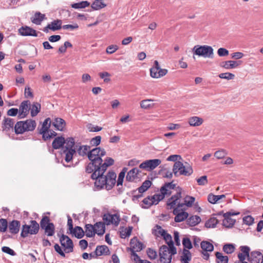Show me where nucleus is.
Masks as SVG:
<instances>
[{
  "label": "nucleus",
  "instance_id": "obj_1",
  "mask_svg": "<svg viewBox=\"0 0 263 263\" xmlns=\"http://www.w3.org/2000/svg\"><path fill=\"white\" fill-rule=\"evenodd\" d=\"M40 228L44 230V236H52L55 233V226L50 222V218L47 216H43L39 224L34 220L30 221V224H23L22 227L21 237H27L29 234L35 235L39 233Z\"/></svg>",
  "mask_w": 263,
  "mask_h": 263
},
{
  "label": "nucleus",
  "instance_id": "obj_2",
  "mask_svg": "<svg viewBox=\"0 0 263 263\" xmlns=\"http://www.w3.org/2000/svg\"><path fill=\"white\" fill-rule=\"evenodd\" d=\"M106 155V151L100 147H96L95 149L90 152L89 158L90 162L85 167L87 173L90 174L92 172V167L100 170L105 172L108 167L114 164V160L110 157H106L103 162L102 157Z\"/></svg>",
  "mask_w": 263,
  "mask_h": 263
},
{
  "label": "nucleus",
  "instance_id": "obj_3",
  "mask_svg": "<svg viewBox=\"0 0 263 263\" xmlns=\"http://www.w3.org/2000/svg\"><path fill=\"white\" fill-rule=\"evenodd\" d=\"M36 126V123L34 120L28 119L26 121L17 122L14 127V131L16 135L22 134L25 132L33 131Z\"/></svg>",
  "mask_w": 263,
  "mask_h": 263
},
{
  "label": "nucleus",
  "instance_id": "obj_4",
  "mask_svg": "<svg viewBox=\"0 0 263 263\" xmlns=\"http://www.w3.org/2000/svg\"><path fill=\"white\" fill-rule=\"evenodd\" d=\"M177 254V249L175 253H172L170 248L166 245H162L159 249V259L158 263H171L172 256Z\"/></svg>",
  "mask_w": 263,
  "mask_h": 263
},
{
  "label": "nucleus",
  "instance_id": "obj_5",
  "mask_svg": "<svg viewBox=\"0 0 263 263\" xmlns=\"http://www.w3.org/2000/svg\"><path fill=\"white\" fill-rule=\"evenodd\" d=\"M92 172L91 173L90 178L92 180H95V186L98 189L101 190L105 186V184L107 182L106 177H105L104 173L105 172L100 171L97 168L92 167Z\"/></svg>",
  "mask_w": 263,
  "mask_h": 263
},
{
  "label": "nucleus",
  "instance_id": "obj_6",
  "mask_svg": "<svg viewBox=\"0 0 263 263\" xmlns=\"http://www.w3.org/2000/svg\"><path fill=\"white\" fill-rule=\"evenodd\" d=\"M61 246L64 248L65 253L72 252L73 251V243L72 240L67 235L62 234L60 237Z\"/></svg>",
  "mask_w": 263,
  "mask_h": 263
},
{
  "label": "nucleus",
  "instance_id": "obj_7",
  "mask_svg": "<svg viewBox=\"0 0 263 263\" xmlns=\"http://www.w3.org/2000/svg\"><path fill=\"white\" fill-rule=\"evenodd\" d=\"M103 220L105 221L106 225L110 224L118 226L120 221V216L118 213L110 214V213L104 214L102 217Z\"/></svg>",
  "mask_w": 263,
  "mask_h": 263
},
{
  "label": "nucleus",
  "instance_id": "obj_8",
  "mask_svg": "<svg viewBox=\"0 0 263 263\" xmlns=\"http://www.w3.org/2000/svg\"><path fill=\"white\" fill-rule=\"evenodd\" d=\"M200 247L201 248V253L203 255V258L208 260L210 257L209 252H211L213 251V245L209 241H202L200 242Z\"/></svg>",
  "mask_w": 263,
  "mask_h": 263
},
{
  "label": "nucleus",
  "instance_id": "obj_9",
  "mask_svg": "<svg viewBox=\"0 0 263 263\" xmlns=\"http://www.w3.org/2000/svg\"><path fill=\"white\" fill-rule=\"evenodd\" d=\"M161 162V161L159 159L148 160L141 163L139 167L151 171L157 167Z\"/></svg>",
  "mask_w": 263,
  "mask_h": 263
},
{
  "label": "nucleus",
  "instance_id": "obj_10",
  "mask_svg": "<svg viewBox=\"0 0 263 263\" xmlns=\"http://www.w3.org/2000/svg\"><path fill=\"white\" fill-rule=\"evenodd\" d=\"M30 106V102L29 100H25L22 102L18 109L19 115L18 118L23 119L26 118L29 114Z\"/></svg>",
  "mask_w": 263,
  "mask_h": 263
},
{
  "label": "nucleus",
  "instance_id": "obj_11",
  "mask_svg": "<svg viewBox=\"0 0 263 263\" xmlns=\"http://www.w3.org/2000/svg\"><path fill=\"white\" fill-rule=\"evenodd\" d=\"M14 125V119L8 117H5L2 123V130L5 133H8L10 130L13 132Z\"/></svg>",
  "mask_w": 263,
  "mask_h": 263
},
{
  "label": "nucleus",
  "instance_id": "obj_12",
  "mask_svg": "<svg viewBox=\"0 0 263 263\" xmlns=\"http://www.w3.org/2000/svg\"><path fill=\"white\" fill-rule=\"evenodd\" d=\"M178 191L175 195H173L169 198L166 202L167 209L171 210L174 208L177 203V200L181 197V189L178 187Z\"/></svg>",
  "mask_w": 263,
  "mask_h": 263
},
{
  "label": "nucleus",
  "instance_id": "obj_13",
  "mask_svg": "<svg viewBox=\"0 0 263 263\" xmlns=\"http://www.w3.org/2000/svg\"><path fill=\"white\" fill-rule=\"evenodd\" d=\"M130 250L133 251L139 252L143 250L144 246L143 243L140 241L137 237H134L130 241Z\"/></svg>",
  "mask_w": 263,
  "mask_h": 263
},
{
  "label": "nucleus",
  "instance_id": "obj_14",
  "mask_svg": "<svg viewBox=\"0 0 263 263\" xmlns=\"http://www.w3.org/2000/svg\"><path fill=\"white\" fill-rule=\"evenodd\" d=\"M248 260L250 263H263V254L259 251H252Z\"/></svg>",
  "mask_w": 263,
  "mask_h": 263
},
{
  "label": "nucleus",
  "instance_id": "obj_15",
  "mask_svg": "<svg viewBox=\"0 0 263 263\" xmlns=\"http://www.w3.org/2000/svg\"><path fill=\"white\" fill-rule=\"evenodd\" d=\"M21 227V222L17 220H13L9 223H8V228L9 232L13 235L18 233Z\"/></svg>",
  "mask_w": 263,
  "mask_h": 263
},
{
  "label": "nucleus",
  "instance_id": "obj_16",
  "mask_svg": "<svg viewBox=\"0 0 263 263\" xmlns=\"http://www.w3.org/2000/svg\"><path fill=\"white\" fill-rule=\"evenodd\" d=\"M19 33L23 36H37V34L35 30L27 26H22L18 29Z\"/></svg>",
  "mask_w": 263,
  "mask_h": 263
},
{
  "label": "nucleus",
  "instance_id": "obj_17",
  "mask_svg": "<svg viewBox=\"0 0 263 263\" xmlns=\"http://www.w3.org/2000/svg\"><path fill=\"white\" fill-rule=\"evenodd\" d=\"M61 25L62 21L61 20H54L52 21L51 24H48V25L44 28L43 31L48 32L49 29L53 31L59 30L61 28Z\"/></svg>",
  "mask_w": 263,
  "mask_h": 263
},
{
  "label": "nucleus",
  "instance_id": "obj_18",
  "mask_svg": "<svg viewBox=\"0 0 263 263\" xmlns=\"http://www.w3.org/2000/svg\"><path fill=\"white\" fill-rule=\"evenodd\" d=\"M141 171L137 167H134L128 172H127L126 176V180L129 182H134L135 180L138 178V175Z\"/></svg>",
  "mask_w": 263,
  "mask_h": 263
},
{
  "label": "nucleus",
  "instance_id": "obj_19",
  "mask_svg": "<svg viewBox=\"0 0 263 263\" xmlns=\"http://www.w3.org/2000/svg\"><path fill=\"white\" fill-rule=\"evenodd\" d=\"M53 126L56 130L64 131L66 127L65 121L61 118H56L52 122Z\"/></svg>",
  "mask_w": 263,
  "mask_h": 263
},
{
  "label": "nucleus",
  "instance_id": "obj_20",
  "mask_svg": "<svg viewBox=\"0 0 263 263\" xmlns=\"http://www.w3.org/2000/svg\"><path fill=\"white\" fill-rule=\"evenodd\" d=\"M66 142L64 137L63 136H59L54 138L52 143V146L54 149H58L62 147H64V145Z\"/></svg>",
  "mask_w": 263,
  "mask_h": 263
},
{
  "label": "nucleus",
  "instance_id": "obj_21",
  "mask_svg": "<svg viewBox=\"0 0 263 263\" xmlns=\"http://www.w3.org/2000/svg\"><path fill=\"white\" fill-rule=\"evenodd\" d=\"M162 237L167 245L168 248H170L171 252L175 253L176 248L174 246V242L172 240V236L166 232Z\"/></svg>",
  "mask_w": 263,
  "mask_h": 263
},
{
  "label": "nucleus",
  "instance_id": "obj_22",
  "mask_svg": "<svg viewBox=\"0 0 263 263\" xmlns=\"http://www.w3.org/2000/svg\"><path fill=\"white\" fill-rule=\"evenodd\" d=\"M95 148L90 150V146L85 145L80 146L77 150L78 153L80 156H87L88 159L89 160V156L90 152H92Z\"/></svg>",
  "mask_w": 263,
  "mask_h": 263
},
{
  "label": "nucleus",
  "instance_id": "obj_23",
  "mask_svg": "<svg viewBox=\"0 0 263 263\" xmlns=\"http://www.w3.org/2000/svg\"><path fill=\"white\" fill-rule=\"evenodd\" d=\"M152 182L149 180H145L142 184V185L139 187L137 190H134L131 192L132 194H134L137 190L138 191L139 193L142 194L146 192L151 186Z\"/></svg>",
  "mask_w": 263,
  "mask_h": 263
},
{
  "label": "nucleus",
  "instance_id": "obj_24",
  "mask_svg": "<svg viewBox=\"0 0 263 263\" xmlns=\"http://www.w3.org/2000/svg\"><path fill=\"white\" fill-rule=\"evenodd\" d=\"M45 19V15L40 12H36L34 15L31 17V22L36 25H40L42 22Z\"/></svg>",
  "mask_w": 263,
  "mask_h": 263
},
{
  "label": "nucleus",
  "instance_id": "obj_25",
  "mask_svg": "<svg viewBox=\"0 0 263 263\" xmlns=\"http://www.w3.org/2000/svg\"><path fill=\"white\" fill-rule=\"evenodd\" d=\"M95 253L98 254L99 256L101 255H108L110 254L109 248L105 245L98 246L95 250Z\"/></svg>",
  "mask_w": 263,
  "mask_h": 263
},
{
  "label": "nucleus",
  "instance_id": "obj_26",
  "mask_svg": "<svg viewBox=\"0 0 263 263\" xmlns=\"http://www.w3.org/2000/svg\"><path fill=\"white\" fill-rule=\"evenodd\" d=\"M70 233L78 239H81L85 235V232L82 228L80 226H76Z\"/></svg>",
  "mask_w": 263,
  "mask_h": 263
},
{
  "label": "nucleus",
  "instance_id": "obj_27",
  "mask_svg": "<svg viewBox=\"0 0 263 263\" xmlns=\"http://www.w3.org/2000/svg\"><path fill=\"white\" fill-rule=\"evenodd\" d=\"M85 229V235L87 237H92L97 233V229L91 224H86Z\"/></svg>",
  "mask_w": 263,
  "mask_h": 263
},
{
  "label": "nucleus",
  "instance_id": "obj_28",
  "mask_svg": "<svg viewBox=\"0 0 263 263\" xmlns=\"http://www.w3.org/2000/svg\"><path fill=\"white\" fill-rule=\"evenodd\" d=\"M105 0H95L92 3L91 7L93 10H99L105 8L107 5L104 2Z\"/></svg>",
  "mask_w": 263,
  "mask_h": 263
},
{
  "label": "nucleus",
  "instance_id": "obj_29",
  "mask_svg": "<svg viewBox=\"0 0 263 263\" xmlns=\"http://www.w3.org/2000/svg\"><path fill=\"white\" fill-rule=\"evenodd\" d=\"M105 223L102 221L96 222L93 226L95 227V229H97V233H96L100 236L103 235L105 232Z\"/></svg>",
  "mask_w": 263,
  "mask_h": 263
},
{
  "label": "nucleus",
  "instance_id": "obj_30",
  "mask_svg": "<svg viewBox=\"0 0 263 263\" xmlns=\"http://www.w3.org/2000/svg\"><path fill=\"white\" fill-rule=\"evenodd\" d=\"M192 254L190 251L187 249H183L182 252V256L181 258V261L182 263H189L191 260Z\"/></svg>",
  "mask_w": 263,
  "mask_h": 263
},
{
  "label": "nucleus",
  "instance_id": "obj_31",
  "mask_svg": "<svg viewBox=\"0 0 263 263\" xmlns=\"http://www.w3.org/2000/svg\"><path fill=\"white\" fill-rule=\"evenodd\" d=\"M41 104L38 102H33L31 108V116L33 117L36 116L41 111Z\"/></svg>",
  "mask_w": 263,
  "mask_h": 263
},
{
  "label": "nucleus",
  "instance_id": "obj_32",
  "mask_svg": "<svg viewBox=\"0 0 263 263\" xmlns=\"http://www.w3.org/2000/svg\"><path fill=\"white\" fill-rule=\"evenodd\" d=\"M63 152L65 154V161L67 162H69L72 159L73 156L76 153V151L75 149H64Z\"/></svg>",
  "mask_w": 263,
  "mask_h": 263
},
{
  "label": "nucleus",
  "instance_id": "obj_33",
  "mask_svg": "<svg viewBox=\"0 0 263 263\" xmlns=\"http://www.w3.org/2000/svg\"><path fill=\"white\" fill-rule=\"evenodd\" d=\"M224 219L222 221V224L224 227L228 228H231L234 225L236 220L232 219L230 216L223 217Z\"/></svg>",
  "mask_w": 263,
  "mask_h": 263
},
{
  "label": "nucleus",
  "instance_id": "obj_34",
  "mask_svg": "<svg viewBox=\"0 0 263 263\" xmlns=\"http://www.w3.org/2000/svg\"><path fill=\"white\" fill-rule=\"evenodd\" d=\"M240 64L239 61H228L223 63L222 67L226 69L234 68Z\"/></svg>",
  "mask_w": 263,
  "mask_h": 263
},
{
  "label": "nucleus",
  "instance_id": "obj_35",
  "mask_svg": "<svg viewBox=\"0 0 263 263\" xmlns=\"http://www.w3.org/2000/svg\"><path fill=\"white\" fill-rule=\"evenodd\" d=\"M90 5V3L87 1H82L79 3H73L71 5L72 8L76 9L85 8Z\"/></svg>",
  "mask_w": 263,
  "mask_h": 263
},
{
  "label": "nucleus",
  "instance_id": "obj_36",
  "mask_svg": "<svg viewBox=\"0 0 263 263\" xmlns=\"http://www.w3.org/2000/svg\"><path fill=\"white\" fill-rule=\"evenodd\" d=\"M217 263H228L229 258L227 256H224L220 252H217L215 253Z\"/></svg>",
  "mask_w": 263,
  "mask_h": 263
},
{
  "label": "nucleus",
  "instance_id": "obj_37",
  "mask_svg": "<svg viewBox=\"0 0 263 263\" xmlns=\"http://www.w3.org/2000/svg\"><path fill=\"white\" fill-rule=\"evenodd\" d=\"M167 73V69L160 68L157 71L152 72L151 76L153 78H159L165 76Z\"/></svg>",
  "mask_w": 263,
  "mask_h": 263
},
{
  "label": "nucleus",
  "instance_id": "obj_38",
  "mask_svg": "<svg viewBox=\"0 0 263 263\" xmlns=\"http://www.w3.org/2000/svg\"><path fill=\"white\" fill-rule=\"evenodd\" d=\"M188 213L187 212H181V213L175 215L174 220L176 222H180L184 221L188 217Z\"/></svg>",
  "mask_w": 263,
  "mask_h": 263
},
{
  "label": "nucleus",
  "instance_id": "obj_39",
  "mask_svg": "<svg viewBox=\"0 0 263 263\" xmlns=\"http://www.w3.org/2000/svg\"><path fill=\"white\" fill-rule=\"evenodd\" d=\"M66 142L65 144H66L65 146L64 147V149H74V145L75 144L74 139L72 137H68L66 139H65Z\"/></svg>",
  "mask_w": 263,
  "mask_h": 263
},
{
  "label": "nucleus",
  "instance_id": "obj_40",
  "mask_svg": "<svg viewBox=\"0 0 263 263\" xmlns=\"http://www.w3.org/2000/svg\"><path fill=\"white\" fill-rule=\"evenodd\" d=\"M218 223V220L216 218L212 217L205 223V227L208 228H215Z\"/></svg>",
  "mask_w": 263,
  "mask_h": 263
},
{
  "label": "nucleus",
  "instance_id": "obj_41",
  "mask_svg": "<svg viewBox=\"0 0 263 263\" xmlns=\"http://www.w3.org/2000/svg\"><path fill=\"white\" fill-rule=\"evenodd\" d=\"M142 204H141V206L143 209H148L150 208L152 205L154 204V201H151L149 196H148L145 198L142 201Z\"/></svg>",
  "mask_w": 263,
  "mask_h": 263
},
{
  "label": "nucleus",
  "instance_id": "obj_42",
  "mask_svg": "<svg viewBox=\"0 0 263 263\" xmlns=\"http://www.w3.org/2000/svg\"><path fill=\"white\" fill-rule=\"evenodd\" d=\"M160 194H155V196L157 197L156 201L157 203H159V201L162 200L165 195H170L171 194V192H166L165 191H162V188H160Z\"/></svg>",
  "mask_w": 263,
  "mask_h": 263
},
{
  "label": "nucleus",
  "instance_id": "obj_43",
  "mask_svg": "<svg viewBox=\"0 0 263 263\" xmlns=\"http://www.w3.org/2000/svg\"><path fill=\"white\" fill-rule=\"evenodd\" d=\"M207 199L208 201L212 204H216L220 202L219 200L218 196L215 195L213 193L209 194Z\"/></svg>",
  "mask_w": 263,
  "mask_h": 263
},
{
  "label": "nucleus",
  "instance_id": "obj_44",
  "mask_svg": "<svg viewBox=\"0 0 263 263\" xmlns=\"http://www.w3.org/2000/svg\"><path fill=\"white\" fill-rule=\"evenodd\" d=\"M133 229V227L129 226L128 228H125L124 231H122L120 232L121 238H125L127 237H129L131 235Z\"/></svg>",
  "mask_w": 263,
  "mask_h": 263
},
{
  "label": "nucleus",
  "instance_id": "obj_45",
  "mask_svg": "<svg viewBox=\"0 0 263 263\" xmlns=\"http://www.w3.org/2000/svg\"><path fill=\"white\" fill-rule=\"evenodd\" d=\"M8 229V221L6 219H0V232H6Z\"/></svg>",
  "mask_w": 263,
  "mask_h": 263
},
{
  "label": "nucleus",
  "instance_id": "obj_46",
  "mask_svg": "<svg viewBox=\"0 0 263 263\" xmlns=\"http://www.w3.org/2000/svg\"><path fill=\"white\" fill-rule=\"evenodd\" d=\"M222 250L227 254H231L235 250V246L233 244H226L223 246Z\"/></svg>",
  "mask_w": 263,
  "mask_h": 263
},
{
  "label": "nucleus",
  "instance_id": "obj_47",
  "mask_svg": "<svg viewBox=\"0 0 263 263\" xmlns=\"http://www.w3.org/2000/svg\"><path fill=\"white\" fill-rule=\"evenodd\" d=\"M157 230H155V232H153V234H154L156 237H159V235L162 237L166 233V231L163 229L161 226L156 225L155 227Z\"/></svg>",
  "mask_w": 263,
  "mask_h": 263
},
{
  "label": "nucleus",
  "instance_id": "obj_48",
  "mask_svg": "<svg viewBox=\"0 0 263 263\" xmlns=\"http://www.w3.org/2000/svg\"><path fill=\"white\" fill-rule=\"evenodd\" d=\"M184 206V204H181V203H178L176 204V205L175 206L173 210V214L176 215L181 212H184L185 210V209H183V207Z\"/></svg>",
  "mask_w": 263,
  "mask_h": 263
},
{
  "label": "nucleus",
  "instance_id": "obj_49",
  "mask_svg": "<svg viewBox=\"0 0 263 263\" xmlns=\"http://www.w3.org/2000/svg\"><path fill=\"white\" fill-rule=\"evenodd\" d=\"M182 245L184 249L190 250L192 248L193 246L190 239L188 237H184L182 240Z\"/></svg>",
  "mask_w": 263,
  "mask_h": 263
},
{
  "label": "nucleus",
  "instance_id": "obj_50",
  "mask_svg": "<svg viewBox=\"0 0 263 263\" xmlns=\"http://www.w3.org/2000/svg\"><path fill=\"white\" fill-rule=\"evenodd\" d=\"M51 120L50 118H46L43 122L42 126L40 130H50L51 126Z\"/></svg>",
  "mask_w": 263,
  "mask_h": 263
},
{
  "label": "nucleus",
  "instance_id": "obj_51",
  "mask_svg": "<svg viewBox=\"0 0 263 263\" xmlns=\"http://www.w3.org/2000/svg\"><path fill=\"white\" fill-rule=\"evenodd\" d=\"M195 198L192 196H186L184 198V202L181 203V204H184L187 207H191L192 206L193 202L195 201Z\"/></svg>",
  "mask_w": 263,
  "mask_h": 263
},
{
  "label": "nucleus",
  "instance_id": "obj_52",
  "mask_svg": "<svg viewBox=\"0 0 263 263\" xmlns=\"http://www.w3.org/2000/svg\"><path fill=\"white\" fill-rule=\"evenodd\" d=\"M182 164L183 163L182 162H181L180 161H177L174 163V166H173V173L174 174V175L176 177L178 176L179 170V169H180L181 168V166H182Z\"/></svg>",
  "mask_w": 263,
  "mask_h": 263
},
{
  "label": "nucleus",
  "instance_id": "obj_53",
  "mask_svg": "<svg viewBox=\"0 0 263 263\" xmlns=\"http://www.w3.org/2000/svg\"><path fill=\"white\" fill-rule=\"evenodd\" d=\"M213 50H198V56H203L204 58L213 57Z\"/></svg>",
  "mask_w": 263,
  "mask_h": 263
},
{
  "label": "nucleus",
  "instance_id": "obj_54",
  "mask_svg": "<svg viewBox=\"0 0 263 263\" xmlns=\"http://www.w3.org/2000/svg\"><path fill=\"white\" fill-rule=\"evenodd\" d=\"M101 141V137L100 136H97L92 138L90 141V144L92 146H98Z\"/></svg>",
  "mask_w": 263,
  "mask_h": 263
},
{
  "label": "nucleus",
  "instance_id": "obj_55",
  "mask_svg": "<svg viewBox=\"0 0 263 263\" xmlns=\"http://www.w3.org/2000/svg\"><path fill=\"white\" fill-rule=\"evenodd\" d=\"M175 187V184H173L172 182L165 183L164 184L161 186L162 191H165L166 192H170V191L168 190L174 189Z\"/></svg>",
  "mask_w": 263,
  "mask_h": 263
},
{
  "label": "nucleus",
  "instance_id": "obj_56",
  "mask_svg": "<svg viewBox=\"0 0 263 263\" xmlns=\"http://www.w3.org/2000/svg\"><path fill=\"white\" fill-rule=\"evenodd\" d=\"M146 253L148 257L151 259H155L157 257V252L154 249L151 248H148Z\"/></svg>",
  "mask_w": 263,
  "mask_h": 263
},
{
  "label": "nucleus",
  "instance_id": "obj_57",
  "mask_svg": "<svg viewBox=\"0 0 263 263\" xmlns=\"http://www.w3.org/2000/svg\"><path fill=\"white\" fill-rule=\"evenodd\" d=\"M227 155V152L224 149H221L215 152L214 156L218 159H222Z\"/></svg>",
  "mask_w": 263,
  "mask_h": 263
},
{
  "label": "nucleus",
  "instance_id": "obj_58",
  "mask_svg": "<svg viewBox=\"0 0 263 263\" xmlns=\"http://www.w3.org/2000/svg\"><path fill=\"white\" fill-rule=\"evenodd\" d=\"M99 75L100 78L104 79L105 83H108L110 81V79L109 78L110 77V74L108 72H100Z\"/></svg>",
  "mask_w": 263,
  "mask_h": 263
},
{
  "label": "nucleus",
  "instance_id": "obj_59",
  "mask_svg": "<svg viewBox=\"0 0 263 263\" xmlns=\"http://www.w3.org/2000/svg\"><path fill=\"white\" fill-rule=\"evenodd\" d=\"M219 77L221 79L229 80L233 79L235 77V75L230 72L221 73L219 74Z\"/></svg>",
  "mask_w": 263,
  "mask_h": 263
},
{
  "label": "nucleus",
  "instance_id": "obj_60",
  "mask_svg": "<svg viewBox=\"0 0 263 263\" xmlns=\"http://www.w3.org/2000/svg\"><path fill=\"white\" fill-rule=\"evenodd\" d=\"M254 218L250 215L246 216L243 218V223L248 226L252 225L254 223Z\"/></svg>",
  "mask_w": 263,
  "mask_h": 263
},
{
  "label": "nucleus",
  "instance_id": "obj_61",
  "mask_svg": "<svg viewBox=\"0 0 263 263\" xmlns=\"http://www.w3.org/2000/svg\"><path fill=\"white\" fill-rule=\"evenodd\" d=\"M88 129L90 132H98L102 130V127L99 126H94L92 124H88L87 126Z\"/></svg>",
  "mask_w": 263,
  "mask_h": 263
},
{
  "label": "nucleus",
  "instance_id": "obj_62",
  "mask_svg": "<svg viewBox=\"0 0 263 263\" xmlns=\"http://www.w3.org/2000/svg\"><path fill=\"white\" fill-rule=\"evenodd\" d=\"M49 130H40L39 134L42 135V138L44 141H46L50 139L49 135Z\"/></svg>",
  "mask_w": 263,
  "mask_h": 263
},
{
  "label": "nucleus",
  "instance_id": "obj_63",
  "mask_svg": "<svg viewBox=\"0 0 263 263\" xmlns=\"http://www.w3.org/2000/svg\"><path fill=\"white\" fill-rule=\"evenodd\" d=\"M240 250L241 252V253H243L245 256H247V259H248L250 255L249 253L250 251V248L247 246H243L240 247Z\"/></svg>",
  "mask_w": 263,
  "mask_h": 263
},
{
  "label": "nucleus",
  "instance_id": "obj_64",
  "mask_svg": "<svg viewBox=\"0 0 263 263\" xmlns=\"http://www.w3.org/2000/svg\"><path fill=\"white\" fill-rule=\"evenodd\" d=\"M132 255L134 257V261L135 263H144V262L146 261V260L141 259L135 251L132 252Z\"/></svg>",
  "mask_w": 263,
  "mask_h": 263
}]
</instances>
